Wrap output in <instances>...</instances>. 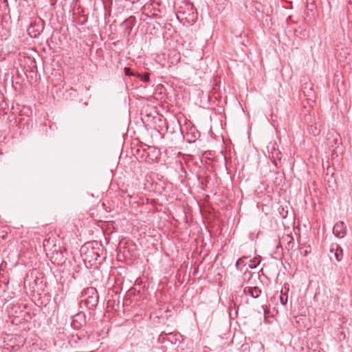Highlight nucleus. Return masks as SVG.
Returning <instances> with one entry per match:
<instances>
[{
  "label": "nucleus",
  "mask_w": 352,
  "mask_h": 352,
  "mask_svg": "<svg viewBox=\"0 0 352 352\" xmlns=\"http://www.w3.org/2000/svg\"><path fill=\"white\" fill-rule=\"evenodd\" d=\"M285 240L287 241L285 248L287 249V250L293 249L295 245L293 236L290 235H287Z\"/></svg>",
  "instance_id": "nucleus-12"
},
{
  "label": "nucleus",
  "mask_w": 352,
  "mask_h": 352,
  "mask_svg": "<svg viewBox=\"0 0 352 352\" xmlns=\"http://www.w3.org/2000/svg\"><path fill=\"white\" fill-rule=\"evenodd\" d=\"M330 252L333 253L336 260L340 262L343 258V250L338 244H332L330 248Z\"/></svg>",
  "instance_id": "nucleus-9"
},
{
  "label": "nucleus",
  "mask_w": 352,
  "mask_h": 352,
  "mask_svg": "<svg viewBox=\"0 0 352 352\" xmlns=\"http://www.w3.org/2000/svg\"><path fill=\"white\" fill-rule=\"evenodd\" d=\"M31 63H32V64H33V66L32 67V68L25 69V70L24 71V73L27 76V77H28V72H29L30 74H31V73L35 74V71H34V68H36V63L34 60H31Z\"/></svg>",
  "instance_id": "nucleus-16"
},
{
  "label": "nucleus",
  "mask_w": 352,
  "mask_h": 352,
  "mask_svg": "<svg viewBox=\"0 0 352 352\" xmlns=\"http://www.w3.org/2000/svg\"><path fill=\"white\" fill-rule=\"evenodd\" d=\"M179 129L180 131L181 134H182V128H181V126L179 125Z\"/></svg>",
  "instance_id": "nucleus-25"
},
{
  "label": "nucleus",
  "mask_w": 352,
  "mask_h": 352,
  "mask_svg": "<svg viewBox=\"0 0 352 352\" xmlns=\"http://www.w3.org/2000/svg\"><path fill=\"white\" fill-rule=\"evenodd\" d=\"M253 276V273L251 271H249L248 270H246L243 274V278L244 280L248 278L247 283H250V278Z\"/></svg>",
  "instance_id": "nucleus-15"
},
{
  "label": "nucleus",
  "mask_w": 352,
  "mask_h": 352,
  "mask_svg": "<svg viewBox=\"0 0 352 352\" xmlns=\"http://www.w3.org/2000/svg\"><path fill=\"white\" fill-rule=\"evenodd\" d=\"M289 291V286L287 284H285L284 288L282 289L280 296V302L283 305H286L287 303V292Z\"/></svg>",
  "instance_id": "nucleus-11"
},
{
  "label": "nucleus",
  "mask_w": 352,
  "mask_h": 352,
  "mask_svg": "<svg viewBox=\"0 0 352 352\" xmlns=\"http://www.w3.org/2000/svg\"><path fill=\"white\" fill-rule=\"evenodd\" d=\"M302 92H303L304 95L307 97H310V96H311L312 94H314V91L311 88H310L309 89H307V88L305 87L302 89Z\"/></svg>",
  "instance_id": "nucleus-18"
},
{
  "label": "nucleus",
  "mask_w": 352,
  "mask_h": 352,
  "mask_svg": "<svg viewBox=\"0 0 352 352\" xmlns=\"http://www.w3.org/2000/svg\"><path fill=\"white\" fill-rule=\"evenodd\" d=\"M272 162H273V164L275 165V166H276L278 168V163L276 161V160L274 159Z\"/></svg>",
  "instance_id": "nucleus-23"
},
{
  "label": "nucleus",
  "mask_w": 352,
  "mask_h": 352,
  "mask_svg": "<svg viewBox=\"0 0 352 352\" xmlns=\"http://www.w3.org/2000/svg\"><path fill=\"white\" fill-rule=\"evenodd\" d=\"M243 293L253 298H258L262 294V290L258 287H245Z\"/></svg>",
  "instance_id": "nucleus-8"
},
{
  "label": "nucleus",
  "mask_w": 352,
  "mask_h": 352,
  "mask_svg": "<svg viewBox=\"0 0 352 352\" xmlns=\"http://www.w3.org/2000/svg\"><path fill=\"white\" fill-rule=\"evenodd\" d=\"M160 6L159 2L151 0L142 7V12L148 17L160 19L162 12Z\"/></svg>",
  "instance_id": "nucleus-3"
},
{
  "label": "nucleus",
  "mask_w": 352,
  "mask_h": 352,
  "mask_svg": "<svg viewBox=\"0 0 352 352\" xmlns=\"http://www.w3.org/2000/svg\"><path fill=\"white\" fill-rule=\"evenodd\" d=\"M136 77L140 78L144 82H150V73L145 72L144 74L137 73Z\"/></svg>",
  "instance_id": "nucleus-14"
},
{
  "label": "nucleus",
  "mask_w": 352,
  "mask_h": 352,
  "mask_svg": "<svg viewBox=\"0 0 352 352\" xmlns=\"http://www.w3.org/2000/svg\"><path fill=\"white\" fill-rule=\"evenodd\" d=\"M261 261V256H258L254 257L252 260L250 261V263L249 264V267L251 269L256 268Z\"/></svg>",
  "instance_id": "nucleus-13"
},
{
  "label": "nucleus",
  "mask_w": 352,
  "mask_h": 352,
  "mask_svg": "<svg viewBox=\"0 0 352 352\" xmlns=\"http://www.w3.org/2000/svg\"><path fill=\"white\" fill-rule=\"evenodd\" d=\"M86 325V316L82 311H80L78 314L72 316V321L71 326L73 329L79 330L81 329Z\"/></svg>",
  "instance_id": "nucleus-6"
},
{
  "label": "nucleus",
  "mask_w": 352,
  "mask_h": 352,
  "mask_svg": "<svg viewBox=\"0 0 352 352\" xmlns=\"http://www.w3.org/2000/svg\"><path fill=\"white\" fill-rule=\"evenodd\" d=\"M80 252L85 254V259H89V262L94 261L100 263L102 261L100 257L103 252V247L97 241L87 243L81 248Z\"/></svg>",
  "instance_id": "nucleus-2"
},
{
  "label": "nucleus",
  "mask_w": 352,
  "mask_h": 352,
  "mask_svg": "<svg viewBox=\"0 0 352 352\" xmlns=\"http://www.w3.org/2000/svg\"><path fill=\"white\" fill-rule=\"evenodd\" d=\"M80 307H85L89 310L94 311L99 303V294L95 287H89L83 289L81 293Z\"/></svg>",
  "instance_id": "nucleus-1"
},
{
  "label": "nucleus",
  "mask_w": 352,
  "mask_h": 352,
  "mask_svg": "<svg viewBox=\"0 0 352 352\" xmlns=\"http://www.w3.org/2000/svg\"><path fill=\"white\" fill-rule=\"evenodd\" d=\"M177 9L179 14L186 15V17H189L192 20H193L197 14V9L195 8L193 3L189 0H182Z\"/></svg>",
  "instance_id": "nucleus-5"
},
{
  "label": "nucleus",
  "mask_w": 352,
  "mask_h": 352,
  "mask_svg": "<svg viewBox=\"0 0 352 352\" xmlns=\"http://www.w3.org/2000/svg\"><path fill=\"white\" fill-rule=\"evenodd\" d=\"M144 157V154L143 153L141 156V157Z\"/></svg>",
  "instance_id": "nucleus-26"
},
{
  "label": "nucleus",
  "mask_w": 352,
  "mask_h": 352,
  "mask_svg": "<svg viewBox=\"0 0 352 352\" xmlns=\"http://www.w3.org/2000/svg\"><path fill=\"white\" fill-rule=\"evenodd\" d=\"M144 153H146V155L145 156V159L148 158V159H151V160H153V158L150 157V154H149V153L146 152V151H145V150H144Z\"/></svg>",
  "instance_id": "nucleus-21"
},
{
  "label": "nucleus",
  "mask_w": 352,
  "mask_h": 352,
  "mask_svg": "<svg viewBox=\"0 0 352 352\" xmlns=\"http://www.w3.org/2000/svg\"><path fill=\"white\" fill-rule=\"evenodd\" d=\"M167 333H165V332H162L161 334H160V336H164V335H166Z\"/></svg>",
  "instance_id": "nucleus-24"
},
{
  "label": "nucleus",
  "mask_w": 352,
  "mask_h": 352,
  "mask_svg": "<svg viewBox=\"0 0 352 352\" xmlns=\"http://www.w3.org/2000/svg\"><path fill=\"white\" fill-rule=\"evenodd\" d=\"M202 173H205L204 170H201L197 173V177L201 188L204 190L205 186H206V183L208 181V176H204Z\"/></svg>",
  "instance_id": "nucleus-10"
},
{
  "label": "nucleus",
  "mask_w": 352,
  "mask_h": 352,
  "mask_svg": "<svg viewBox=\"0 0 352 352\" xmlns=\"http://www.w3.org/2000/svg\"><path fill=\"white\" fill-rule=\"evenodd\" d=\"M333 232L338 238H344L346 234V226L343 221L337 222L333 229Z\"/></svg>",
  "instance_id": "nucleus-7"
},
{
  "label": "nucleus",
  "mask_w": 352,
  "mask_h": 352,
  "mask_svg": "<svg viewBox=\"0 0 352 352\" xmlns=\"http://www.w3.org/2000/svg\"><path fill=\"white\" fill-rule=\"evenodd\" d=\"M313 133H314V135H317L319 134V131L317 130L316 128H315V129L313 131Z\"/></svg>",
  "instance_id": "nucleus-22"
},
{
  "label": "nucleus",
  "mask_w": 352,
  "mask_h": 352,
  "mask_svg": "<svg viewBox=\"0 0 352 352\" xmlns=\"http://www.w3.org/2000/svg\"><path fill=\"white\" fill-rule=\"evenodd\" d=\"M242 259L243 258H239L236 261V263H235V266L236 267L237 270H241L240 268H239V265L241 263V262L242 261Z\"/></svg>",
  "instance_id": "nucleus-20"
},
{
  "label": "nucleus",
  "mask_w": 352,
  "mask_h": 352,
  "mask_svg": "<svg viewBox=\"0 0 352 352\" xmlns=\"http://www.w3.org/2000/svg\"><path fill=\"white\" fill-rule=\"evenodd\" d=\"M124 74L127 76H136L137 73L132 72L130 67H125L124 69Z\"/></svg>",
  "instance_id": "nucleus-17"
},
{
  "label": "nucleus",
  "mask_w": 352,
  "mask_h": 352,
  "mask_svg": "<svg viewBox=\"0 0 352 352\" xmlns=\"http://www.w3.org/2000/svg\"><path fill=\"white\" fill-rule=\"evenodd\" d=\"M44 28L45 21L41 18L37 17L30 23L27 30L28 34L32 38H38L43 32Z\"/></svg>",
  "instance_id": "nucleus-4"
},
{
  "label": "nucleus",
  "mask_w": 352,
  "mask_h": 352,
  "mask_svg": "<svg viewBox=\"0 0 352 352\" xmlns=\"http://www.w3.org/2000/svg\"><path fill=\"white\" fill-rule=\"evenodd\" d=\"M308 248H309V249H311L309 246ZM300 254H301L303 256H307V255L311 252V250H307V249H306V250H302V248H300Z\"/></svg>",
  "instance_id": "nucleus-19"
}]
</instances>
